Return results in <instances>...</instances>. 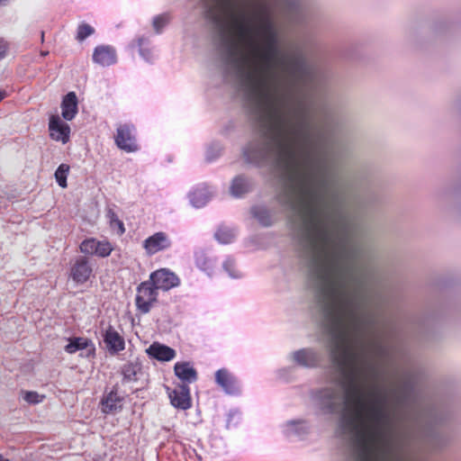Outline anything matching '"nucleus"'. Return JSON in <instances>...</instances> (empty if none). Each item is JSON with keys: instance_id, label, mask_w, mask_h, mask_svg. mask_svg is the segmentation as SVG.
I'll return each instance as SVG.
<instances>
[{"instance_id": "26", "label": "nucleus", "mask_w": 461, "mask_h": 461, "mask_svg": "<svg viewBox=\"0 0 461 461\" xmlns=\"http://www.w3.org/2000/svg\"><path fill=\"white\" fill-rule=\"evenodd\" d=\"M290 434L303 436L308 433L304 420H290L286 423Z\"/></svg>"}, {"instance_id": "15", "label": "nucleus", "mask_w": 461, "mask_h": 461, "mask_svg": "<svg viewBox=\"0 0 461 461\" xmlns=\"http://www.w3.org/2000/svg\"><path fill=\"white\" fill-rule=\"evenodd\" d=\"M115 49L109 45H100L95 48L93 61L103 67H109L116 63Z\"/></svg>"}, {"instance_id": "35", "label": "nucleus", "mask_w": 461, "mask_h": 461, "mask_svg": "<svg viewBox=\"0 0 461 461\" xmlns=\"http://www.w3.org/2000/svg\"><path fill=\"white\" fill-rule=\"evenodd\" d=\"M9 50V43L3 38H0V60L3 59Z\"/></svg>"}, {"instance_id": "13", "label": "nucleus", "mask_w": 461, "mask_h": 461, "mask_svg": "<svg viewBox=\"0 0 461 461\" xmlns=\"http://www.w3.org/2000/svg\"><path fill=\"white\" fill-rule=\"evenodd\" d=\"M68 354H74L78 350L86 349V357H95V346L92 339L85 337H73L68 339V344L64 348Z\"/></svg>"}, {"instance_id": "16", "label": "nucleus", "mask_w": 461, "mask_h": 461, "mask_svg": "<svg viewBox=\"0 0 461 461\" xmlns=\"http://www.w3.org/2000/svg\"><path fill=\"white\" fill-rule=\"evenodd\" d=\"M175 375L182 381L181 384L194 383L198 379V373L191 362H176L174 366Z\"/></svg>"}, {"instance_id": "14", "label": "nucleus", "mask_w": 461, "mask_h": 461, "mask_svg": "<svg viewBox=\"0 0 461 461\" xmlns=\"http://www.w3.org/2000/svg\"><path fill=\"white\" fill-rule=\"evenodd\" d=\"M104 342L110 354L115 355L125 348V340L122 336L117 332L112 325H109L104 335Z\"/></svg>"}, {"instance_id": "37", "label": "nucleus", "mask_w": 461, "mask_h": 461, "mask_svg": "<svg viewBox=\"0 0 461 461\" xmlns=\"http://www.w3.org/2000/svg\"><path fill=\"white\" fill-rule=\"evenodd\" d=\"M237 413L236 411H230L229 413H228V420H227V424H226V427L229 428L230 427V421L232 420V417Z\"/></svg>"}, {"instance_id": "41", "label": "nucleus", "mask_w": 461, "mask_h": 461, "mask_svg": "<svg viewBox=\"0 0 461 461\" xmlns=\"http://www.w3.org/2000/svg\"><path fill=\"white\" fill-rule=\"evenodd\" d=\"M0 461H10L8 458H5L2 454H0Z\"/></svg>"}, {"instance_id": "22", "label": "nucleus", "mask_w": 461, "mask_h": 461, "mask_svg": "<svg viewBox=\"0 0 461 461\" xmlns=\"http://www.w3.org/2000/svg\"><path fill=\"white\" fill-rule=\"evenodd\" d=\"M191 204L195 208L204 206L212 197V194L205 185L198 186L188 194Z\"/></svg>"}, {"instance_id": "39", "label": "nucleus", "mask_w": 461, "mask_h": 461, "mask_svg": "<svg viewBox=\"0 0 461 461\" xmlns=\"http://www.w3.org/2000/svg\"><path fill=\"white\" fill-rule=\"evenodd\" d=\"M394 329H395V328L393 327V328L390 329V330L388 331V333H389V334H388L389 339H393V338L395 336V334H394V333H395Z\"/></svg>"}, {"instance_id": "10", "label": "nucleus", "mask_w": 461, "mask_h": 461, "mask_svg": "<svg viewBox=\"0 0 461 461\" xmlns=\"http://www.w3.org/2000/svg\"><path fill=\"white\" fill-rule=\"evenodd\" d=\"M215 383L230 395H238L240 393L237 378L226 368H221L215 373Z\"/></svg>"}, {"instance_id": "1", "label": "nucleus", "mask_w": 461, "mask_h": 461, "mask_svg": "<svg viewBox=\"0 0 461 461\" xmlns=\"http://www.w3.org/2000/svg\"><path fill=\"white\" fill-rule=\"evenodd\" d=\"M228 13L231 23L214 7L206 11L216 30L224 76L238 83L257 126L258 136L243 149L245 160L258 167L273 162L281 185L276 200L290 217H348V203L364 207L363 199H351L331 174L339 148L337 119L324 107L314 123L303 100L288 109L287 96L276 84L277 66L292 91L310 89L316 67L301 50L278 58L279 36L267 3H257L253 17L231 7Z\"/></svg>"}, {"instance_id": "27", "label": "nucleus", "mask_w": 461, "mask_h": 461, "mask_svg": "<svg viewBox=\"0 0 461 461\" xmlns=\"http://www.w3.org/2000/svg\"><path fill=\"white\" fill-rule=\"evenodd\" d=\"M69 166L67 164H60L58 168L55 171V178L58 183V185L62 187L66 188L68 186L67 178L69 172Z\"/></svg>"}, {"instance_id": "42", "label": "nucleus", "mask_w": 461, "mask_h": 461, "mask_svg": "<svg viewBox=\"0 0 461 461\" xmlns=\"http://www.w3.org/2000/svg\"><path fill=\"white\" fill-rule=\"evenodd\" d=\"M44 40V32H41V41H43Z\"/></svg>"}, {"instance_id": "36", "label": "nucleus", "mask_w": 461, "mask_h": 461, "mask_svg": "<svg viewBox=\"0 0 461 461\" xmlns=\"http://www.w3.org/2000/svg\"><path fill=\"white\" fill-rule=\"evenodd\" d=\"M141 42H142V40L140 39L139 40V46H140V54L147 60V61H150L151 60V58H152V55H151V51L148 49H145V48H142L141 46Z\"/></svg>"}, {"instance_id": "25", "label": "nucleus", "mask_w": 461, "mask_h": 461, "mask_svg": "<svg viewBox=\"0 0 461 461\" xmlns=\"http://www.w3.org/2000/svg\"><path fill=\"white\" fill-rule=\"evenodd\" d=\"M106 218L108 219L109 226L112 230H117V233L119 235H122L125 232L123 222L119 219L118 215L112 208L107 209Z\"/></svg>"}, {"instance_id": "8", "label": "nucleus", "mask_w": 461, "mask_h": 461, "mask_svg": "<svg viewBox=\"0 0 461 461\" xmlns=\"http://www.w3.org/2000/svg\"><path fill=\"white\" fill-rule=\"evenodd\" d=\"M293 361L299 366L314 368L320 366L321 356L312 348H304L293 353Z\"/></svg>"}, {"instance_id": "30", "label": "nucleus", "mask_w": 461, "mask_h": 461, "mask_svg": "<svg viewBox=\"0 0 461 461\" xmlns=\"http://www.w3.org/2000/svg\"><path fill=\"white\" fill-rule=\"evenodd\" d=\"M96 241L97 240L94 238L84 240L79 246L80 251L85 255H95L97 246Z\"/></svg>"}, {"instance_id": "7", "label": "nucleus", "mask_w": 461, "mask_h": 461, "mask_svg": "<svg viewBox=\"0 0 461 461\" xmlns=\"http://www.w3.org/2000/svg\"><path fill=\"white\" fill-rule=\"evenodd\" d=\"M150 279L158 290L168 291L180 284L178 276L167 268H160L150 274Z\"/></svg>"}, {"instance_id": "18", "label": "nucleus", "mask_w": 461, "mask_h": 461, "mask_svg": "<svg viewBox=\"0 0 461 461\" xmlns=\"http://www.w3.org/2000/svg\"><path fill=\"white\" fill-rule=\"evenodd\" d=\"M370 348L374 355L379 358L393 360L396 353L395 346L392 341H383L382 339H373L370 342Z\"/></svg>"}, {"instance_id": "2", "label": "nucleus", "mask_w": 461, "mask_h": 461, "mask_svg": "<svg viewBox=\"0 0 461 461\" xmlns=\"http://www.w3.org/2000/svg\"><path fill=\"white\" fill-rule=\"evenodd\" d=\"M137 294L135 297V304L137 310L141 314H147L150 312L154 303L158 301V288L149 278L141 282L137 286Z\"/></svg>"}, {"instance_id": "21", "label": "nucleus", "mask_w": 461, "mask_h": 461, "mask_svg": "<svg viewBox=\"0 0 461 461\" xmlns=\"http://www.w3.org/2000/svg\"><path fill=\"white\" fill-rule=\"evenodd\" d=\"M123 382L137 381L138 375L142 373V362L140 358L128 361L121 369Z\"/></svg>"}, {"instance_id": "5", "label": "nucleus", "mask_w": 461, "mask_h": 461, "mask_svg": "<svg viewBox=\"0 0 461 461\" xmlns=\"http://www.w3.org/2000/svg\"><path fill=\"white\" fill-rule=\"evenodd\" d=\"M167 392L170 399V403L175 408L182 411H186L191 408L192 398L189 385L176 384L173 390L167 387Z\"/></svg>"}, {"instance_id": "9", "label": "nucleus", "mask_w": 461, "mask_h": 461, "mask_svg": "<svg viewBox=\"0 0 461 461\" xmlns=\"http://www.w3.org/2000/svg\"><path fill=\"white\" fill-rule=\"evenodd\" d=\"M119 385L114 384L108 393H104L101 400V409L105 414L116 413L122 410L124 397L119 395Z\"/></svg>"}, {"instance_id": "17", "label": "nucleus", "mask_w": 461, "mask_h": 461, "mask_svg": "<svg viewBox=\"0 0 461 461\" xmlns=\"http://www.w3.org/2000/svg\"><path fill=\"white\" fill-rule=\"evenodd\" d=\"M146 353L150 358L160 362H168L172 360L176 355L174 348L159 342H153L146 349Z\"/></svg>"}, {"instance_id": "3", "label": "nucleus", "mask_w": 461, "mask_h": 461, "mask_svg": "<svg viewBox=\"0 0 461 461\" xmlns=\"http://www.w3.org/2000/svg\"><path fill=\"white\" fill-rule=\"evenodd\" d=\"M93 273V267L89 258L86 256H78L70 261L69 278L77 285L86 283Z\"/></svg>"}, {"instance_id": "23", "label": "nucleus", "mask_w": 461, "mask_h": 461, "mask_svg": "<svg viewBox=\"0 0 461 461\" xmlns=\"http://www.w3.org/2000/svg\"><path fill=\"white\" fill-rule=\"evenodd\" d=\"M251 214L256 218L263 227L272 225V217L269 210L262 205H255L251 208Z\"/></svg>"}, {"instance_id": "4", "label": "nucleus", "mask_w": 461, "mask_h": 461, "mask_svg": "<svg viewBox=\"0 0 461 461\" xmlns=\"http://www.w3.org/2000/svg\"><path fill=\"white\" fill-rule=\"evenodd\" d=\"M134 131V126L128 123L120 124L117 127L114 141L120 149L129 153L139 149Z\"/></svg>"}, {"instance_id": "19", "label": "nucleus", "mask_w": 461, "mask_h": 461, "mask_svg": "<svg viewBox=\"0 0 461 461\" xmlns=\"http://www.w3.org/2000/svg\"><path fill=\"white\" fill-rule=\"evenodd\" d=\"M254 184L252 180L244 175L235 176L230 186V194L236 198H240L253 190Z\"/></svg>"}, {"instance_id": "6", "label": "nucleus", "mask_w": 461, "mask_h": 461, "mask_svg": "<svg viewBox=\"0 0 461 461\" xmlns=\"http://www.w3.org/2000/svg\"><path fill=\"white\" fill-rule=\"evenodd\" d=\"M281 12L293 24H302L305 21L303 9L299 0H277Z\"/></svg>"}, {"instance_id": "24", "label": "nucleus", "mask_w": 461, "mask_h": 461, "mask_svg": "<svg viewBox=\"0 0 461 461\" xmlns=\"http://www.w3.org/2000/svg\"><path fill=\"white\" fill-rule=\"evenodd\" d=\"M195 265L201 270L211 275L213 271V260L204 251H198L194 254Z\"/></svg>"}, {"instance_id": "34", "label": "nucleus", "mask_w": 461, "mask_h": 461, "mask_svg": "<svg viewBox=\"0 0 461 461\" xmlns=\"http://www.w3.org/2000/svg\"><path fill=\"white\" fill-rule=\"evenodd\" d=\"M44 396H41L37 392L28 391L25 392L23 399L29 403L36 404L42 401Z\"/></svg>"}, {"instance_id": "29", "label": "nucleus", "mask_w": 461, "mask_h": 461, "mask_svg": "<svg viewBox=\"0 0 461 461\" xmlns=\"http://www.w3.org/2000/svg\"><path fill=\"white\" fill-rule=\"evenodd\" d=\"M171 16L167 13L157 15L153 18L152 25L157 33H160L162 30L169 23Z\"/></svg>"}, {"instance_id": "11", "label": "nucleus", "mask_w": 461, "mask_h": 461, "mask_svg": "<svg viewBox=\"0 0 461 461\" xmlns=\"http://www.w3.org/2000/svg\"><path fill=\"white\" fill-rule=\"evenodd\" d=\"M50 136L56 141L66 144L69 141L70 127L59 115H51L49 122Z\"/></svg>"}, {"instance_id": "31", "label": "nucleus", "mask_w": 461, "mask_h": 461, "mask_svg": "<svg viewBox=\"0 0 461 461\" xmlns=\"http://www.w3.org/2000/svg\"><path fill=\"white\" fill-rule=\"evenodd\" d=\"M94 32L95 29L91 25L82 23L77 27L76 39L78 41H83L88 36L92 35Z\"/></svg>"}, {"instance_id": "40", "label": "nucleus", "mask_w": 461, "mask_h": 461, "mask_svg": "<svg viewBox=\"0 0 461 461\" xmlns=\"http://www.w3.org/2000/svg\"><path fill=\"white\" fill-rule=\"evenodd\" d=\"M7 94L5 90H0V102L6 97Z\"/></svg>"}, {"instance_id": "12", "label": "nucleus", "mask_w": 461, "mask_h": 461, "mask_svg": "<svg viewBox=\"0 0 461 461\" xmlns=\"http://www.w3.org/2000/svg\"><path fill=\"white\" fill-rule=\"evenodd\" d=\"M171 240L168 236L163 232H156L143 241V248L148 255H154L159 251L167 249L171 247Z\"/></svg>"}, {"instance_id": "28", "label": "nucleus", "mask_w": 461, "mask_h": 461, "mask_svg": "<svg viewBox=\"0 0 461 461\" xmlns=\"http://www.w3.org/2000/svg\"><path fill=\"white\" fill-rule=\"evenodd\" d=\"M214 237L221 244H230L233 241L235 235L231 230L221 227L216 230Z\"/></svg>"}, {"instance_id": "38", "label": "nucleus", "mask_w": 461, "mask_h": 461, "mask_svg": "<svg viewBox=\"0 0 461 461\" xmlns=\"http://www.w3.org/2000/svg\"><path fill=\"white\" fill-rule=\"evenodd\" d=\"M217 157H218V154L217 155H211L210 151H208L206 158H207L208 161H212V159L216 158Z\"/></svg>"}, {"instance_id": "32", "label": "nucleus", "mask_w": 461, "mask_h": 461, "mask_svg": "<svg viewBox=\"0 0 461 461\" xmlns=\"http://www.w3.org/2000/svg\"><path fill=\"white\" fill-rule=\"evenodd\" d=\"M96 253L95 256L100 258H106L110 256L113 251V247L109 241H96Z\"/></svg>"}, {"instance_id": "20", "label": "nucleus", "mask_w": 461, "mask_h": 461, "mask_svg": "<svg viewBox=\"0 0 461 461\" xmlns=\"http://www.w3.org/2000/svg\"><path fill=\"white\" fill-rule=\"evenodd\" d=\"M78 101L75 92L68 93L61 102V115L66 121H71L78 112Z\"/></svg>"}, {"instance_id": "33", "label": "nucleus", "mask_w": 461, "mask_h": 461, "mask_svg": "<svg viewBox=\"0 0 461 461\" xmlns=\"http://www.w3.org/2000/svg\"><path fill=\"white\" fill-rule=\"evenodd\" d=\"M223 268L232 278L240 277L239 272L235 269V262L231 258H227L223 263Z\"/></svg>"}]
</instances>
